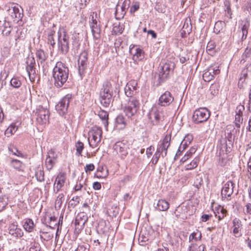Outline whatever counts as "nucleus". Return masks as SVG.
Listing matches in <instances>:
<instances>
[{"label":"nucleus","mask_w":251,"mask_h":251,"mask_svg":"<svg viewBox=\"0 0 251 251\" xmlns=\"http://www.w3.org/2000/svg\"><path fill=\"white\" fill-rule=\"evenodd\" d=\"M12 29L13 27L9 25L8 23H4L1 30L2 36L5 37L9 36Z\"/></svg>","instance_id":"nucleus-36"},{"label":"nucleus","mask_w":251,"mask_h":251,"mask_svg":"<svg viewBox=\"0 0 251 251\" xmlns=\"http://www.w3.org/2000/svg\"><path fill=\"white\" fill-rule=\"evenodd\" d=\"M209 69L210 70V72H211L212 75H214V77L220 73L219 66L218 65L210 66L209 68Z\"/></svg>","instance_id":"nucleus-49"},{"label":"nucleus","mask_w":251,"mask_h":251,"mask_svg":"<svg viewBox=\"0 0 251 251\" xmlns=\"http://www.w3.org/2000/svg\"><path fill=\"white\" fill-rule=\"evenodd\" d=\"M112 94L100 93V103L104 107H107L109 105L112 100Z\"/></svg>","instance_id":"nucleus-23"},{"label":"nucleus","mask_w":251,"mask_h":251,"mask_svg":"<svg viewBox=\"0 0 251 251\" xmlns=\"http://www.w3.org/2000/svg\"><path fill=\"white\" fill-rule=\"evenodd\" d=\"M196 151V148L194 147L190 148V150L186 152L184 156L181 159L180 161L182 163H184L189 158H190L192 156V155L195 153Z\"/></svg>","instance_id":"nucleus-38"},{"label":"nucleus","mask_w":251,"mask_h":251,"mask_svg":"<svg viewBox=\"0 0 251 251\" xmlns=\"http://www.w3.org/2000/svg\"><path fill=\"white\" fill-rule=\"evenodd\" d=\"M137 81L132 80L129 81L125 88V94L129 98L127 103L123 108V110L128 118H134L139 109V100L134 96L137 93Z\"/></svg>","instance_id":"nucleus-1"},{"label":"nucleus","mask_w":251,"mask_h":251,"mask_svg":"<svg viewBox=\"0 0 251 251\" xmlns=\"http://www.w3.org/2000/svg\"><path fill=\"white\" fill-rule=\"evenodd\" d=\"M92 22L90 23V27L93 34V38L95 40L99 39L100 38V29L99 25L98 24L96 20L93 19L92 17Z\"/></svg>","instance_id":"nucleus-20"},{"label":"nucleus","mask_w":251,"mask_h":251,"mask_svg":"<svg viewBox=\"0 0 251 251\" xmlns=\"http://www.w3.org/2000/svg\"><path fill=\"white\" fill-rule=\"evenodd\" d=\"M245 110V107L243 105L239 104L238 105L236 109V115H240L241 116H243V112Z\"/></svg>","instance_id":"nucleus-53"},{"label":"nucleus","mask_w":251,"mask_h":251,"mask_svg":"<svg viewBox=\"0 0 251 251\" xmlns=\"http://www.w3.org/2000/svg\"><path fill=\"white\" fill-rule=\"evenodd\" d=\"M129 53L133 55V59L135 61H140L144 58V51L137 46L131 45L129 47Z\"/></svg>","instance_id":"nucleus-13"},{"label":"nucleus","mask_w":251,"mask_h":251,"mask_svg":"<svg viewBox=\"0 0 251 251\" xmlns=\"http://www.w3.org/2000/svg\"><path fill=\"white\" fill-rule=\"evenodd\" d=\"M64 200V196L63 194H59L55 200V205L60 207Z\"/></svg>","instance_id":"nucleus-50"},{"label":"nucleus","mask_w":251,"mask_h":251,"mask_svg":"<svg viewBox=\"0 0 251 251\" xmlns=\"http://www.w3.org/2000/svg\"><path fill=\"white\" fill-rule=\"evenodd\" d=\"M35 176L38 181H43L44 180V171L41 169L38 170L35 173Z\"/></svg>","instance_id":"nucleus-46"},{"label":"nucleus","mask_w":251,"mask_h":251,"mask_svg":"<svg viewBox=\"0 0 251 251\" xmlns=\"http://www.w3.org/2000/svg\"><path fill=\"white\" fill-rule=\"evenodd\" d=\"M10 84L12 86L15 88H19L21 85L22 82L18 77H13L10 81Z\"/></svg>","instance_id":"nucleus-44"},{"label":"nucleus","mask_w":251,"mask_h":251,"mask_svg":"<svg viewBox=\"0 0 251 251\" xmlns=\"http://www.w3.org/2000/svg\"><path fill=\"white\" fill-rule=\"evenodd\" d=\"M225 6H226V11L227 12V14L229 15V18H231L232 12L230 6V3L229 1L225 2Z\"/></svg>","instance_id":"nucleus-57"},{"label":"nucleus","mask_w":251,"mask_h":251,"mask_svg":"<svg viewBox=\"0 0 251 251\" xmlns=\"http://www.w3.org/2000/svg\"><path fill=\"white\" fill-rule=\"evenodd\" d=\"M11 165L15 169L20 170L22 166V163L18 160L13 159L11 161Z\"/></svg>","instance_id":"nucleus-48"},{"label":"nucleus","mask_w":251,"mask_h":251,"mask_svg":"<svg viewBox=\"0 0 251 251\" xmlns=\"http://www.w3.org/2000/svg\"><path fill=\"white\" fill-rule=\"evenodd\" d=\"M234 185V184L231 181H228L225 184L221 192L223 199L230 200L229 198L233 192Z\"/></svg>","instance_id":"nucleus-12"},{"label":"nucleus","mask_w":251,"mask_h":251,"mask_svg":"<svg viewBox=\"0 0 251 251\" xmlns=\"http://www.w3.org/2000/svg\"><path fill=\"white\" fill-rule=\"evenodd\" d=\"M226 146H227V145H226V141L225 140H224L223 142V144H222V142H221V145H218V147H217L218 149H220L219 161H220V165L221 166H224L225 165L226 159L224 157H222L221 155H222V152L224 154V151H225L224 150L225 149H226V151H227Z\"/></svg>","instance_id":"nucleus-26"},{"label":"nucleus","mask_w":251,"mask_h":251,"mask_svg":"<svg viewBox=\"0 0 251 251\" xmlns=\"http://www.w3.org/2000/svg\"><path fill=\"white\" fill-rule=\"evenodd\" d=\"M26 70L28 74L29 79L34 81L36 76V69L35 67V61L33 57H28L26 60Z\"/></svg>","instance_id":"nucleus-11"},{"label":"nucleus","mask_w":251,"mask_h":251,"mask_svg":"<svg viewBox=\"0 0 251 251\" xmlns=\"http://www.w3.org/2000/svg\"><path fill=\"white\" fill-rule=\"evenodd\" d=\"M215 47V45L214 42L212 41L209 42L206 47V50L207 51H211L214 49Z\"/></svg>","instance_id":"nucleus-61"},{"label":"nucleus","mask_w":251,"mask_h":251,"mask_svg":"<svg viewBox=\"0 0 251 251\" xmlns=\"http://www.w3.org/2000/svg\"><path fill=\"white\" fill-rule=\"evenodd\" d=\"M102 129L97 126H93L88 132V142L90 147L92 148L98 147L101 141Z\"/></svg>","instance_id":"nucleus-4"},{"label":"nucleus","mask_w":251,"mask_h":251,"mask_svg":"<svg viewBox=\"0 0 251 251\" xmlns=\"http://www.w3.org/2000/svg\"><path fill=\"white\" fill-rule=\"evenodd\" d=\"M139 8V3L138 2H135L133 5H131L130 9V12L131 13H134L135 11L138 10Z\"/></svg>","instance_id":"nucleus-55"},{"label":"nucleus","mask_w":251,"mask_h":251,"mask_svg":"<svg viewBox=\"0 0 251 251\" xmlns=\"http://www.w3.org/2000/svg\"><path fill=\"white\" fill-rule=\"evenodd\" d=\"M72 100V95L67 94L64 96L55 106V109L61 116L67 113L70 101Z\"/></svg>","instance_id":"nucleus-7"},{"label":"nucleus","mask_w":251,"mask_h":251,"mask_svg":"<svg viewBox=\"0 0 251 251\" xmlns=\"http://www.w3.org/2000/svg\"><path fill=\"white\" fill-rule=\"evenodd\" d=\"M8 233L13 237L20 238L23 235V232L20 228L14 224L9 225L8 227Z\"/></svg>","instance_id":"nucleus-21"},{"label":"nucleus","mask_w":251,"mask_h":251,"mask_svg":"<svg viewBox=\"0 0 251 251\" xmlns=\"http://www.w3.org/2000/svg\"><path fill=\"white\" fill-rule=\"evenodd\" d=\"M169 203L165 200L161 199L158 201L156 208L160 211H165L169 208Z\"/></svg>","instance_id":"nucleus-28"},{"label":"nucleus","mask_w":251,"mask_h":251,"mask_svg":"<svg viewBox=\"0 0 251 251\" xmlns=\"http://www.w3.org/2000/svg\"><path fill=\"white\" fill-rule=\"evenodd\" d=\"M225 25V23L222 22V21H218L215 24V26L214 27V31L216 33H219L221 30L223 29V25Z\"/></svg>","instance_id":"nucleus-45"},{"label":"nucleus","mask_w":251,"mask_h":251,"mask_svg":"<svg viewBox=\"0 0 251 251\" xmlns=\"http://www.w3.org/2000/svg\"><path fill=\"white\" fill-rule=\"evenodd\" d=\"M205 249V246L204 244L191 243L189 247V251H204Z\"/></svg>","instance_id":"nucleus-31"},{"label":"nucleus","mask_w":251,"mask_h":251,"mask_svg":"<svg viewBox=\"0 0 251 251\" xmlns=\"http://www.w3.org/2000/svg\"><path fill=\"white\" fill-rule=\"evenodd\" d=\"M126 125V123L123 115H119L115 119V127L119 130L123 129Z\"/></svg>","instance_id":"nucleus-25"},{"label":"nucleus","mask_w":251,"mask_h":251,"mask_svg":"<svg viewBox=\"0 0 251 251\" xmlns=\"http://www.w3.org/2000/svg\"><path fill=\"white\" fill-rule=\"evenodd\" d=\"M93 187L95 190H100L101 188V184L99 182H95L93 184Z\"/></svg>","instance_id":"nucleus-63"},{"label":"nucleus","mask_w":251,"mask_h":251,"mask_svg":"<svg viewBox=\"0 0 251 251\" xmlns=\"http://www.w3.org/2000/svg\"><path fill=\"white\" fill-rule=\"evenodd\" d=\"M199 162V158L198 157L195 158L189 164L185 166L186 170H192L197 167Z\"/></svg>","instance_id":"nucleus-41"},{"label":"nucleus","mask_w":251,"mask_h":251,"mask_svg":"<svg viewBox=\"0 0 251 251\" xmlns=\"http://www.w3.org/2000/svg\"><path fill=\"white\" fill-rule=\"evenodd\" d=\"M232 233L236 238L242 236L241 230L243 225L241 221L237 218H235L232 220Z\"/></svg>","instance_id":"nucleus-16"},{"label":"nucleus","mask_w":251,"mask_h":251,"mask_svg":"<svg viewBox=\"0 0 251 251\" xmlns=\"http://www.w3.org/2000/svg\"><path fill=\"white\" fill-rule=\"evenodd\" d=\"M7 204L5 197H0V212L2 211Z\"/></svg>","instance_id":"nucleus-51"},{"label":"nucleus","mask_w":251,"mask_h":251,"mask_svg":"<svg viewBox=\"0 0 251 251\" xmlns=\"http://www.w3.org/2000/svg\"><path fill=\"white\" fill-rule=\"evenodd\" d=\"M189 144L188 142L186 141V139H184L180 145L179 150H182V151H184Z\"/></svg>","instance_id":"nucleus-58"},{"label":"nucleus","mask_w":251,"mask_h":251,"mask_svg":"<svg viewBox=\"0 0 251 251\" xmlns=\"http://www.w3.org/2000/svg\"><path fill=\"white\" fill-rule=\"evenodd\" d=\"M154 151V147L152 146H151L149 148L147 149L146 150V154L147 157L149 158L152 155V151Z\"/></svg>","instance_id":"nucleus-62"},{"label":"nucleus","mask_w":251,"mask_h":251,"mask_svg":"<svg viewBox=\"0 0 251 251\" xmlns=\"http://www.w3.org/2000/svg\"><path fill=\"white\" fill-rule=\"evenodd\" d=\"M126 12V10L124 9V8L122 7L120 5H118L117 6L115 13L116 18L118 20L123 19L124 17Z\"/></svg>","instance_id":"nucleus-34"},{"label":"nucleus","mask_w":251,"mask_h":251,"mask_svg":"<svg viewBox=\"0 0 251 251\" xmlns=\"http://www.w3.org/2000/svg\"><path fill=\"white\" fill-rule=\"evenodd\" d=\"M56 157L54 156V152L50 151L46 159V166L48 170H50L55 163Z\"/></svg>","instance_id":"nucleus-22"},{"label":"nucleus","mask_w":251,"mask_h":251,"mask_svg":"<svg viewBox=\"0 0 251 251\" xmlns=\"http://www.w3.org/2000/svg\"><path fill=\"white\" fill-rule=\"evenodd\" d=\"M95 169V166L93 164H87L84 168L85 171L86 173L88 172L92 171Z\"/></svg>","instance_id":"nucleus-59"},{"label":"nucleus","mask_w":251,"mask_h":251,"mask_svg":"<svg viewBox=\"0 0 251 251\" xmlns=\"http://www.w3.org/2000/svg\"><path fill=\"white\" fill-rule=\"evenodd\" d=\"M201 233L200 231L196 230L195 231L192 233L189 237V242H193V240L199 241L201 239Z\"/></svg>","instance_id":"nucleus-40"},{"label":"nucleus","mask_w":251,"mask_h":251,"mask_svg":"<svg viewBox=\"0 0 251 251\" xmlns=\"http://www.w3.org/2000/svg\"><path fill=\"white\" fill-rule=\"evenodd\" d=\"M36 55L38 59V61L41 63H43L47 58L48 55L42 50H37Z\"/></svg>","instance_id":"nucleus-37"},{"label":"nucleus","mask_w":251,"mask_h":251,"mask_svg":"<svg viewBox=\"0 0 251 251\" xmlns=\"http://www.w3.org/2000/svg\"><path fill=\"white\" fill-rule=\"evenodd\" d=\"M88 220V217L84 212H80L77 214L75 220V225H80L83 227Z\"/></svg>","instance_id":"nucleus-24"},{"label":"nucleus","mask_w":251,"mask_h":251,"mask_svg":"<svg viewBox=\"0 0 251 251\" xmlns=\"http://www.w3.org/2000/svg\"><path fill=\"white\" fill-rule=\"evenodd\" d=\"M76 148V155L77 156L81 155V153L84 149V144L82 142L78 141L75 145Z\"/></svg>","instance_id":"nucleus-42"},{"label":"nucleus","mask_w":251,"mask_h":251,"mask_svg":"<svg viewBox=\"0 0 251 251\" xmlns=\"http://www.w3.org/2000/svg\"><path fill=\"white\" fill-rule=\"evenodd\" d=\"M174 100V97L170 92H165L159 98L158 104L162 106L169 105Z\"/></svg>","instance_id":"nucleus-18"},{"label":"nucleus","mask_w":251,"mask_h":251,"mask_svg":"<svg viewBox=\"0 0 251 251\" xmlns=\"http://www.w3.org/2000/svg\"><path fill=\"white\" fill-rule=\"evenodd\" d=\"M246 212L248 214H251V203H248L246 205Z\"/></svg>","instance_id":"nucleus-64"},{"label":"nucleus","mask_w":251,"mask_h":251,"mask_svg":"<svg viewBox=\"0 0 251 251\" xmlns=\"http://www.w3.org/2000/svg\"><path fill=\"white\" fill-rule=\"evenodd\" d=\"M9 11L13 19H20L22 18L21 14L17 6H14L12 7L9 9Z\"/></svg>","instance_id":"nucleus-35"},{"label":"nucleus","mask_w":251,"mask_h":251,"mask_svg":"<svg viewBox=\"0 0 251 251\" xmlns=\"http://www.w3.org/2000/svg\"><path fill=\"white\" fill-rule=\"evenodd\" d=\"M24 229L28 232L33 231L34 228V224L31 219H26L23 225Z\"/></svg>","instance_id":"nucleus-29"},{"label":"nucleus","mask_w":251,"mask_h":251,"mask_svg":"<svg viewBox=\"0 0 251 251\" xmlns=\"http://www.w3.org/2000/svg\"><path fill=\"white\" fill-rule=\"evenodd\" d=\"M57 35L58 50L62 54H66L69 50V35L64 29H60Z\"/></svg>","instance_id":"nucleus-3"},{"label":"nucleus","mask_w":251,"mask_h":251,"mask_svg":"<svg viewBox=\"0 0 251 251\" xmlns=\"http://www.w3.org/2000/svg\"><path fill=\"white\" fill-rule=\"evenodd\" d=\"M66 180V177L64 173L58 174L53 184V190L55 193H57L64 186Z\"/></svg>","instance_id":"nucleus-15"},{"label":"nucleus","mask_w":251,"mask_h":251,"mask_svg":"<svg viewBox=\"0 0 251 251\" xmlns=\"http://www.w3.org/2000/svg\"><path fill=\"white\" fill-rule=\"evenodd\" d=\"M175 64L172 62H168L164 63L161 67L160 71L159 72V77L160 79L164 80L167 78L171 71L174 70Z\"/></svg>","instance_id":"nucleus-14"},{"label":"nucleus","mask_w":251,"mask_h":251,"mask_svg":"<svg viewBox=\"0 0 251 251\" xmlns=\"http://www.w3.org/2000/svg\"><path fill=\"white\" fill-rule=\"evenodd\" d=\"M130 145L127 141L117 142L114 146L113 149L121 156L122 158H124L128 154Z\"/></svg>","instance_id":"nucleus-9"},{"label":"nucleus","mask_w":251,"mask_h":251,"mask_svg":"<svg viewBox=\"0 0 251 251\" xmlns=\"http://www.w3.org/2000/svg\"><path fill=\"white\" fill-rule=\"evenodd\" d=\"M130 4V0H125L123 2L122 5H120L122 7L127 10L129 7Z\"/></svg>","instance_id":"nucleus-60"},{"label":"nucleus","mask_w":251,"mask_h":251,"mask_svg":"<svg viewBox=\"0 0 251 251\" xmlns=\"http://www.w3.org/2000/svg\"><path fill=\"white\" fill-rule=\"evenodd\" d=\"M18 127L16 126L15 124H12L6 129L4 134L7 137H9L15 133Z\"/></svg>","instance_id":"nucleus-39"},{"label":"nucleus","mask_w":251,"mask_h":251,"mask_svg":"<svg viewBox=\"0 0 251 251\" xmlns=\"http://www.w3.org/2000/svg\"><path fill=\"white\" fill-rule=\"evenodd\" d=\"M69 71L68 68L62 62L56 63L52 72L55 86L60 88L63 86L68 78Z\"/></svg>","instance_id":"nucleus-2"},{"label":"nucleus","mask_w":251,"mask_h":251,"mask_svg":"<svg viewBox=\"0 0 251 251\" xmlns=\"http://www.w3.org/2000/svg\"><path fill=\"white\" fill-rule=\"evenodd\" d=\"M36 121L40 125L46 124L48 122L49 111L47 109L42 106H39L35 112Z\"/></svg>","instance_id":"nucleus-10"},{"label":"nucleus","mask_w":251,"mask_h":251,"mask_svg":"<svg viewBox=\"0 0 251 251\" xmlns=\"http://www.w3.org/2000/svg\"><path fill=\"white\" fill-rule=\"evenodd\" d=\"M241 76L239 78V84L241 82L243 83L248 76L247 69H244L241 73Z\"/></svg>","instance_id":"nucleus-52"},{"label":"nucleus","mask_w":251,"mask_h":251,"mask_svg":"<svg viewBox=\"0 0 251 251\" xmlns=\"http://www.w3.org/2000/svg\"><path fill=\"white\" fill-rule=\"evenodd\" d=\"M241 25V30L238 31V35L241 36V40L243 41L247 38L248 29L250 25V22L247 19H245L242 21Z\"/></svg>","instance_id":"nucleus-19"},{"label":"nucleus","mask_w":251,"mask_h":251,"mask_svg":"<svg viewBox=\"0 0 251 251\" xmlns=\"http://www.w3.org/2000/svg\"><path fill=\"white\" fill-rule=\"evenodd\" d=\"M98 115L99 117L101 119L103 124L105 127H106L108 125V113L103 110H100L99 112Z\"/></svg>","instance_id":"nucleus-33"},{"label":"nucleus","mask_w":251,"mask_h":251,"mask_svg":"<svg viewBox=\"0 0 251 251\" xmlns=\"http://www.w3.org/2000/svg\"><path fill=\"white\" fill-rule=\"evenodd\" d=\"M87 53L85 51L82 52L78 59V72L80 75L83 74L84 71L87 68Z\"/></svg>","instance_id":"nucleus-17"},{"label":"nucleus","mask_w":251,"mask_h":251,"mask_svg":"<svg viewBox=\"0 0 251 251\" xmlns=\"http://www.w3.org/2000/svg\"><path fill=\"white\" fill-rule=\"evenodd\" d=\"M160 155H161V154L156 151L152 160V163L153 164L155 165L157 163Z\"/></svg>","instance_id":"nucleus-56"},{"label":"nucleus","mask_w":251,"mask_h":251,"mask_svg":"<svg viewBox=\"0 0 251 251\" xmlns=\"http://www.w3.org/2000/svg\"><path fill=\"white\" fill-rule=\"evenodd\" d=\"M55 33V31L52 29H50L47 31V42L48 44H50L52 48L54 47L55 45V42L54 39Z\"/></svg>","instance_id":"nucleus-32"},{"label":"nucleus","mask_w":251,"mask_h":251,"mask_svg":"<svg viewBox=\"0 0 251 251\" xmlns=\"http://www.w3.org/2000/svg\"><path fill=\"white\" fill-rule=\"evenodd\" d=\"M171 135H166L162 140H160L157 145L156 151L160 153L163 158L166 156L168 149L170 145Z\"/></svg>","instance_id":"nucleus-8"},{"label":"nucleus","mask_w":251,"mask_h":251,"mask_svg":"<svg viewBox=\"0 0 251 251\" xmlns=\"http://www.w3.org/2000/svg\"><path fill=\"white\" fill-rule=\"evenodd\" d=\"M9 150L10 151H11L12 153L13 154H14L15 155H16L18 156H20L22 155V153H21V152L17 150V149L15 147L9 148Z\"/></svg>","instance_id":"nucleus-54"},{"label":"nucleus","mask_w":251,"mask_h":251,"mask_svg":"<svg viewBox=\"0 0 251 251\" xmlns=\"http://www.w3.org/2000/svg\"><path fill=\"white\" fill-rule=\"evenodd\" d=\"M100 92L104 94L112 95L113 91L111 83L108 81L104 82L103 84L102 87L101 88Z\"/></svg>","instance_id":"nucleus-30"},{"label":"nucleus","mask_w":251,"mask_h":251,"mask_svg":"<svg viewBox=\"0 0 251 251\" xmlns=\"http://www.w3.org/2000/svg\"><path fill=\"white\" fill-rule=\"evenodd\" d=\"M215 216L218 218L219 221L223 219L227 214V210L223 207L220 206L214 212Z\"/></svg>","instance_id":"nucleus-27"},{"label":"nucleus","mask_w":251,"mask_h":251,"mask_svg":"<svg viewBox=\"0 0 251 251\" xmlns=\"http://www.w3.org/2000/svg\"><path fill=\"white\" fill-rule=\"evenodd\" d=\"M202 77L204 81L207 82L210 81L214 78V75H212L209 69L203 74Z\"/></svg>","instance_id":"nucleus-43"},{"label":"nucleus","mask_w":251,"mask_h":251,"mask_svg":"<svg viewBox=\"0 0 251 251\" xmlns=\"http://www.w3.org/2000/svg\"><path fill=\"white\" fill-rule=\"evenodd\" d=\"M210 112L206 108H200L194 111L192 117L193 121L196 123L206 122L209 118Z\"/></svg>","instance_id":"nucleus-6"},{"label":"nucleus","mask_w":251,"mask_h":251,"mask_svg":"<svg viewBox=\"0 0 251 251\" xmlns=\"http://www.w3.org/2000/svg\"><path fill=\"white\" fill-rule=\"evenodd\" d=\"M124 29L123 25L120 24L118 25H115L113 31L116 34H121L122 33Z\"/></svg>","instance_id":"nucleus-47"},{"label":"nucleus","mask_w":251,"mask_h":251,"mask_svg":"<svg viewBox=\"0 0 251 251\" xmlns=\"http://www.w3.org/2000/svg\"><path fill=\"white\" fill-rule=\"evenodd\" d=\"M149 118L153 125H158L164 120L162 109L156 106H153L149 114Z\"/></svg>","instance_id":"nucleus-5"}]
</instances>
